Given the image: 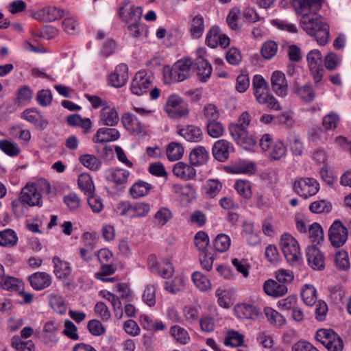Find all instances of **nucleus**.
I'll use <instances>...</instances> for the list:
<instances>
[{
  "label": "nucleus",
  "mask_w": 351,
  "mask_h": 351,
  "mask_svg": "<svg viewBox=\"0 0 351 351\" xmlns=\"http://www.w3.org/2000/svg\"><path fill=\"white\" fill-rule=\"evenodd\" d=\"M301 14L300 24L303 30L310 36L315 37L319 45H325L329 38L328 25L315 13L308 14V12H303Z\"/></svg>",
  "instance_id": "nucleus-1"
},
{
  "label": "nucleus",
  "mask_w": 351,
  "mask_h": 351,
  "mask_svg": "<svg viewBox=\"0 0 351 351\" xmlns=\"http://www.w3.org/2000/svg\"><path fill=\"white\" fill-rule=\"evenodd\" d=\"M252 117L248 111L243 112L239 117L237 122L229 125L230 134L234 140L245 149H251L256 144V139L251 135L247 128L251 122Z\"/></svg>",
  "instance_id": "nucleus-2"
},
{
  "label": "nucleus",
  "mask_w": 351,
  "mask_h": 351,
  "mask_svg": "<svg viewBox=\"0 0 351 351\" xmlns=\"http://www.w3.org/2000/svg\"><path fill=\"white\" fill-rule=\"evenodd\" d=\"M193 65L191 58L179 60L172 66L164 67V77L168 83L183 82L189 77Z\"/></svg>",
  "instance_id": "nucleus-3"
},
{
  "label": "nucleus",
  "mask_w": 351,
  "mask_h": 351,
  "mask_svg": "<svg viewBox=\"0 0 351 351\" xmlns=\"http://www.w3.org/2000/svg\"><path fill=\"white\" fill-rule=\"evenodd\" d=\"M150 209L149 204L142 202L122 201L119 202L116 207L117 213L119 215L131 219L145 217L148 215Z\"/></svg>",
  "instance_id": "nucleus-4"
},
{
  "label": "nucleus",
  "mask_w": 351,
  "mask_h": 351,
  "mask_svg": "<svg viewBox=\"0 0 351 351\" xmlns=\"http://www.w3.org/2000/svg\"><path fill=\"white\" fill-rule=\"evenodd\" d=\"M280 247L282 253L290 264L299 265L302 261L298 242L291 234L285 233L281 236Z\"/></svg>",
  "instance_id": "nucleus-5"
},
{
  "label": "nucleus",
  "mask_w": 351,
  "mask_h": 351,
  "mask_svg": "<svg viewBox=\"0 0 351 351\" xmlns=\"http://www.w3.org/2000/svg\"><path fill=\"white\" fill-rule=\"evenodd\" d=\"M315 338L328 351H341L343 348L342 339L332 330L319 329L316 332Z\"/></svg>",
  "instance_id": "nucleus-6"
},
{
  "label": "nucleus",
  "mask_w": 351,
  "mask_h": 351,
  "mask_svg": "<svg viewBox=\"0 0 351 351\" xmlns=\"http://www.w3.org/2000/svg\"><path fill=\"white\" fill-rule=\"evenodd\" d=\"M165 111L172 119L185 117L189 114L188 104L178 95H172L167 100Z\"/></svg>",
  "instance_id": "nucleus-7"
},
{
  "label": "nucleus",
  "mask_w": 351,
  "mask_h": 351,
  "mask_svg": "<svg viewBox=\"0 0 351 351\" xmlns=\"http://www.w3.org/2000/svg\"><path fill=\"white\" fill-rule=\"evenodd\" d=\"M293 191L304 199L316 195L319 190V184L313 178H300L293 185Z\"/></svg>",
  "instance_id": "nucleus-8"
},
{
  "label": "nucleus",
  "mask_w": 351,
  "mask_h": 351,
  "mask_svg": "<svg viewBox=\"0 0 351 351\" xmlns=\"http://www.w3.org/2000/svg\"><path fill=\"white\" fill-rule=\"evenodd\" d=\"M20 199L30 207L43 206L42 196L39 189L34 184H27L21 190Z\"/></svg>",
  "instance_id": "nucleus-9"
},
{
  "label": "nucleus",
  "mask_w": 351,
  "mask_h": 351,
  "mask_svg": "<svg viewBox=\"0 0 351 351\" xmlns=\"http://www.w3.org/2000/svg\"><path fill=\"white\" fill-rule=\"evenodd\" d=\"M328 237L333 247H339L347 241V229L340 221H335L329 228Z\"/></svg>",
  "instance_id": "nucleus-10"
},
{
  "label": "nucleus",
  "mask_w": 351,
  "mask_h": 351,
  "mask_svg": "<svg viewBox=\"0 0 351 351\" xmlns=\"http://www.w3.org/2000/svg\"><path fill=\"white\" fill-rule=\"evenodd\" d=\"M128 2L125 1L119 7V18L127 24L140 22L143 12L141 7L131 5L128 8Z\"/></svg>",
  "instance_id": "nucleus-11"
},
{
  "label": "nucleus",
  "mask_w": 351,
  "mask_h": 351,
  "mask_svg": "<svg viewBox=\"0 0 351 351\" xmlns=\"http://www.w3.org/2000/svg\"><path fill=\"white\" fill-rule=\"evenodd\" d=\"M152 85L150 76L145 71L137 72L130 85L132 93L136 95H141L147 93Z\"/></svg>",
  "instance_id": "nucleus-12"
},
{
  "label": "nucleus",
  "mask_w": 351,
  "mask_h": 351,
  "mask_svg": "<svg viewBox=\"0 0 351 351\" xmlns=\"http://www.w3.org/2000/svg\"><path fill=\"white\" fill-rule=\"evenodd\" d=\"M271 86L272 90L279 97H285L288 94V83L285 75L275 71L271 76Z\"/></svg>",
  "instance_id": "nucleus-13"
},
{
  "label": "nucleus",
  "mask_w": 351,
  "mask_h": 351,
  "mask_svg": "<svg viewBox=\"0 0 351 351\" xmlns=\"http://www.w3.org/2000/svg\"><path fill=\"white\" fill-rule=\"evenodd\" d=\"M308 265L314 270H322L325 267L324 256L319 248L314 245L306 249Z\"/></svg>",
  "instance_id": "nucleus-14"
},
{
  "label": "nucleus",
  "mask_w": 351,
  "mask_h": 351,
  "mask_svg": "<svg viewBox=\"0 0 351 351\" xmlns=\"http://www.w3.org/2000/svg\"><path fill=\"white\" fill-rule=\"evenodd\" d=\"M128 77V65L121 63L108 75V82L112 86L120 88L126 84Z\"/></svg>",
  "instance_id": "nucleus-15"
},
{
  "label": "nucleus",
  "mask_w": 351,
  "mask_h": 351,
  "mask_svg": "<svg viewBox=\"0 0 351 351\" xmlns=\"http://www.w3.org/2000/svg\"><path fill=\"white\" fill-rule=\"evenodd\" d=\"M175 176L183 180H190L195 178L196 171L193 166L184 162H178L173 167Z\"/></svg>",
  "instance_id": "nucleus-16"
},
{
  "label": "nucleus",
  "mask_w": 351,
  "mask_h": 351,
  "mask_svg": "<svg viewBox=\"0 0 351 351\" xmlns=\"http://www.w3.org/2000/svg\"><path fill=\"white\" fill-rule=\"evenodd\" d=\"M120 137L119 132L112 128H99L93 138V141L96 143H104L111 141H115Z\"/></svg>",
  "instance_id": "nucleus-17"
},
{
  "label": "nucleus",
  "mask_w": 351,
  "mask_h": 351,
  "mask_svg": "<svg viewBox=\"0 0 351 351\" xmlns=\"http://www.w3.org/2000/svg\"><path fill=\"white\" fill-rule=\"evenodd\" d=\"M177 133L189 142H199L203 137L200 128L193 125L178 128Z\"/></svg>",
  "instance_id": "nucleus-18"
},
{
  "label": "nucleus",
  "mask_w": 351,
  "mask_h": 351,
  "mask_svg": "<svg viewBox=\"0 0 351 351\" xmlns=\"http://www.w3.org/2000/svg\"><path fill=\"white\" fill-rule=\"evenodd\" d=\"M21 117L41 130H45L49 124L48 121L44 119L34 108L25 110Z\"/></svg>",
  "instance_id": "nucleus-19"
},
{
  "label": "nucleus",
  "mask_w": 351,
  "mask_h": 351,
  "mask_svg": "<svg viewBox=\"0 0 351 351\" xmlns=\"http://www.w3.org/2000/svg\"><path fill=\"white\" fill-rule=\"evenodd\" d=\"M32 288L37 291L47 288L51 284V277L45 272H36L29 277Z\"/></svg>",
  "instance_id": "nucleus-20"
},
{
  "label": "nucleus",
  "mask_w": 351,
  "mask_h": 351,
  "mask_svg": "<svg viewBox=\"0 0 351 351\" xmlns=\"http://www.w3.org/2000/svg\"><path fill=\"white\" fill-rule=\"evenodd\" d=\"M263 289L267 295L275 298L282 297L287 293V287L285 285L271 279L265 282Z\"/></svg>",
  "instance_id": "nucleus-21"
},
{
  "label": "nucleus",
  "mask_w": 351,
  "mask_h": 351,
  "mask_svg": "<svg viewBox=\"0 0 351 351\" xmlns=\"http://www.w3.org/2000/svg\"><path fill=\"white\" fill-rule=\"evenodd\" d=\"M230 145V143L223 139L215 142L213 147V154L215 158L220 162L226 161L229 156Z\"/></svg>",
  "instance_id": "nucleus-22"
},
{
  "label": "nucleus",
  "mask_w": 351,
  "mask_h": 351,
  "mask_svg": "<svg viewBox=\"0 0 351 351\" xmlns=\"http://www.w3.org/2000/svg\"><path fill=\"white\" fill-rule=\"evenodd\" d=\"M130 171L123 169H110L106 172V179L119 186L125 184L130 176Z\"/></svg>",
  "instance_id": "nucleus-23"
},
{
  "label": "nucleus",
  "mask_w": 351,
  "mask_h": 351,
  "mask_svg": "<svg viewBox=\"0 0 351 351\" xmlns=\"http://www.w3.org/2000/svg\"><path fill=\"white\" fill-rule=\"evenodd\" d=\"M100 117L104 125L111 127L116 125L119 120L117 109L109 106L102 108Z\"/></svg>",
  "instance_id": "nucleus-24"
},
{
  "label": "nucleus",
  "mask_w": 351,
  "mask_h": 351,
  "mask_svg": "<svg viewBox=\"0 0 351 351\" xmlns=\"http://www.w3.org/2000/svg\"><path fill=\"white\" fill-rule=\"evenodd\" d=\"M208 158V152L204 147L201 145H198L193 148L189 155L191 163L195 166L205 164Z\"/></svg>",
  "instance_id": "nucleus-25"
},
{
  "label": "nucleus",
  "mask_w": 351,
  "mask_h": 351,
  "mask_svg": "<svg viewBox=\"0 0 351 351\" xmlns=\"http://www.w3.org/2000/svg\"><path fill=\"white\" fill-rule=\"evenodd\" d=\"M169 335L178 343L186 345L190 341V336L187 330L179 325H173L169 329Z\"/></svg>",
  "instance_id": "nucleus-26"
},
{
  "label": "nucleus",
  "mask_w": 351,
  "mask_h": 351,
  "mask_svg": "<svg viewBox=\"0 0 351 351\" xmlns=\"http://www.w3.org/2000/svg\"><path fill=\"white\" fill-rule=\"evenodd\" d=\"M204 19L201 14L193 17L190 23L189 33L194 39L199 38L204 32Z\"/></svg>",
  "instance_id": "nucleus-27"
},
{
  "label": "nucleus",
  "mask_w": 351,
  "mask_h": 351,
  "mask_svg": "<svg viewBox=\"0 0 351 351\" xmlns=\"http://www.w3.org/2000/svg\"><path fill=\"white\" fill-rule=\"evenodd\" d=\"M197 75L199 80L205 82L210 77L212 73V66L206 60L199 58L196 62Z\"/></svg>",
  "instance_id": "nucleus-28"
},
{
  "label": "nucleus",
  "mask_w": 351,
  "mask_h": 351,
  "mask_svg": "<svg viewBox=\"0 0 351 351\" xmlns=\"http://www.w3.org/2000/svg\"><path fill=\"white\" fill-rule=\"evenodd\" d=\"M54 265L53 272L57 278L62 279L67 278L71 274V268L66 262L62 261L59 257L53 258Z\"/></svg>",
  "instance_id": "nucleus-29"
},
{
  "label": "nucleus",
  "mask_w": 351,
  "mask_h": 351,
  "mask_svg": "<svg viewBox=\"0 0 351 351\" xmlns=\"http://www.w3.org/2000/svg\"><path fill=\"white\" fill-rule=\"evenodd\" d=\"M152 188L149 183L139 180L132 186L130 193L133 198L138 199L147 195Z\"/></svg>",
  "instance_id": "nucleus-30"
},
{
  "label": "nucleus",
  "mask_w": 351,
  "mask_h": 351,
  "mask_svg": "<svg viewBox=\"0 0 351 351\" xmlns=\"http://www.w3.org/2000/svg\"><path fill=\"white\" fill-rule=\"evenodd\" d=\"M121 121L128 130L136 133L141 132V124L135 115L125 113L121 117Z\"/></svg>",
  "instance_id": "nucleus-31"
},
{
  "label": "nucleus",
  "mask_w": 351,
  "mask_h": 351,
  "mask_svg": "<svg viewBox=\"0 0 351 351\" xmlns=\"http://www.w3.org/2000/svg\"><path fill=\"white\" fill-rule=\"evenodd\" d=\"M235 311L238 316L241 319H255L258 315L256 307L248 304L239 305Z\"/></svg>",
  "instance_id": "nucleus-32"
},
{
  "label": "nucleus",
  "mask_w": 351,
  "mask_h": 351,
  "mask_svg": "<svg viewBox=\"0 0 351 351\" xmlns=\"http://www.w3.org/2000/svg\"><path fill=\"white\" fill-rule=\"evenodd\" d=\"M166 153L169 160H178L184 154V147L180 143L171 142L168 145Z\"/></svg>",
  "instance_id": "nucleus-33"
},
{
  "label": "nucleus",
  "mask_w": 351,
  "mask_h": 351,
  "mask_svg": "<svg viewBox=\"0 0 351 351\" xmlns=\"http://www.w3.org/2000/svg\"><path fill=\"white\" fill-rule=\"evenodd\" d=\"M301 297L308 306H313L317 301V291L313 285H305L301 291Z\"/></svg>",
  "instance_id": "nucleus-34"
},
{
  "label": "nucleus",
  "mask_w": 351,
  "mask_h": 351,
  "mask_svg": "<svg viewBox=\"0 0 351 351\" xmlns=\"http://www.w3.org/2000/svg\"><path fill=\"white\" fill-rule=\"evenodd\" d=\"M82 165L91 171H98L101 165V160L95 156L91 154L82 155L79 158Z\"/></svg>",
  "instance_id": "nucleus-35"
},
{
  "label": "nucleus",
  "mask_w": 351,
  "mask_h": 351,
  "mask_svg": "<svg viewBox=\"0 0 351 351\" xmlns=\"http://www.w3.org/2000/svg\"><path fill=\"white\" fill-rule=\"evenodd\" d=\"M324 0H295L294 6L297 11L302 14L303 12H309L313 8L320 6Z\"/></svg>",
  "instance_id": "nucleus-36"
},
{
  "label": "nucleus",
  "mask_w": 351,
  "mask_h": 351,
  "mask_svg": "<svg viewBox=\"0 0 351 351\" xmlns=\"http://www.w3.org/2000/svg\"><path fill=\"white\" fill-rule=\"evenodd\" d=\"M231 239L226 234H219L213 241V245L216 251L219 252H226L230 246Z\"/></svg>",
  "instance_id": "nucleus-37"
},
{
  "label": "nucleus",
  "mask_w": 351,
  "mask_h": 351,
  "mask_svg": "<svg viewBox=\"0 0 351 351\" xmlns=\"http://www.w3.org/2000/svg\"><path fill=\"white\" fill-rule=\"evenodd\" d=\"M79 187L86 194H92L95 189V186L91 177L88 173H82L79 176L78 180Z\"/></svg>",
  "instance_id": "nucleus-38"
},
{
  "label": "nucleus",
  "mask_w": 351,
  "mask_h": 351,
  "mask_svg": "<svg viewBox=\"0 0 351 351\" xmlns=\"http://www.w3.org/2000/svg\"><path fill=\"white\" fill-rule=\"evenodd\" d=\"M194 243L200 253L208 252V235L204 231L197 232L194 236Z\"/></svg>",
  "instance_id": "nucleus-39"
},
{
  "label": "nucleus",
  "mask_w": 351,
  "mask_h": 351,
  "mask_svg": "<svg viewBox=\"0 0 351 351\" xmlns=\"http://www.w3.org/2000/svg\"><path fill=\"white\" fill-rule=\"evenodd\" d=\"M49 304L58 313L63 315L66 311L63 298L56 293H51L49 295Z\"/></svg>",
  "instance_id": "nucleus-40"
},
{
  "label": "nucleus",
  "mask_w": 351,
  "mask_h": 351,
  "mask_svg": "<svg viewBox=\"0 0 351 351\" xmlns=\"http://www.w3.org/2000/svg\"><path fill=\"white\" fill-rule=\"evenodd\" d=\"M295 93L306 103L311 102L315 98V93L310 85L306 84L297 87Z\"/></svg>",
  "instance_id": "nucleus-41"
},
{
  "label": "nucleus",
  "mask_w": 351,
  "mask_h": 351,
  "mask_svg": "<svg viewBox=\"0 0 351 351\" xmlns=\"http://www.w3.org/2000/svg\"><path fill=\"white\" fill-rule=\"evenodd\" d=\"M244 337L243 335L234 330H229L224 339V344L232 347L241 346L243 343Z\"/></svg>",
  "instance_id": "nucleus-42"
},
{
  "label": "nucleus",
  "mask_w": 351,
  "mask_h": 351,
  "mask_svg": "<svg viewBox=\"0 0 351 351\" xmlns=\"http://www.w3.org/2000/svg\"><path fill=\"white\" fill-rule=\"evenodd\" d=\"M18 240L16 232L11 229L0 231V245H14Z\"/></svg>",
  "instance_id": "nucleus-43"
},
{
  "label": "nucleus",
  "mask_w": 351,
  "mask_h": 351,
  "mask_svg": "<svg viewBox=\"0 0 351 351\" xmlns=\"http://www.w3.org/2000/svg\"><path fill=\"white\" fill-rule=\"evenodd\" d=\"M192 280L195 285L201 291H205L210 288V282L208 278L199 271L192 274Z\"/></svg>",
  "instance_id": "nucleus-44"
},
{
  "label": "nucleus",
  "mask_w": 351,
  "mask_h": 351,
  "mask_svg": "<svg viewBox=\"0 0 351 351\" xmlns=\"http://www.w3.org/2000/svg\"><path fill=\"white\" fill-rule=\"evenodd\" d=\"M0 149L10 156H16L20 153L18 145L8 140L0 141Z\"/></svg>",
  "instance_id": "nucleus-45"
},
{
  "label": "nucleus",
  "mask_w": 351,
  "mask_h": 351,
  "mask_svg": "<svg viewBox=\"0 0 351 351\" xmlns=\"http://www.w3.org/2000/svg\"><path fill=\"white\" fill-rule=\"evenodd\" d=\"M332 209V205L324 199L312 202L309 206V210L313 213H329Z\"/></svg>",
  "instance_id": "nucleus-46"
},
{
  "label": "nucleus",
  "mask_w": 351,
  "mask_h": 351,
  "mask_svg": "<svg viewBox=\"0 0 351 351\" xmlns=\"http://www.w3.org/2000/svg\"><path fill=\"white\" fill-rule=\"evenodd\" d=\"M291 150L295 156H301L303 153V143L298 134H291L289 137Z\"/></svg>",
  "instance_id": "nucleus-47"
},
{
  "label": "nucleus",
  "mask_w": 351,
  "mask_h": 351,
  "mask_svg": "<svg viewBox=\"0 0 351 351\" xmlns=\"http://www.w3.org/2000/svg\"><path fill=\"white\" fill-rule=\"evenodd\" d=\"M208 134L213 138H219L224 132L223 125L219 121H208L206 123Z\"/></svg>",
  "instance_id": "nucleus-48"
},
{
  "label": "nucleus",
  "mask_w": 351,
  "mask_h": 351,
  "mask_svg": "<svg viewBox=\"0 0 351 351\" xmlns=\"http://www.w3.org/2000/svg\"><path fill=\"white\" fill-rule=\"evenodd\" d=\"M221 35L220 28L218 26H213L208 32L206 37V43L211 48L218 46V41Z\"/></svg>",
  "instance_id": "nucleus-49"
},
{
  "label": "nucleus",
  "mask_w": 351,
  "mask_h": 351,
  "mask_svg": "<svg viewBox=\"0 0 351 351\" xmlns=\"http://www.w3.org/2000/svg\"><path fill=\"white\" fill-rule=\"evenodd\" d=\"M156 285H147L142 295L143 301L149 306L152 307L156 304Z\"/></svg>",
  "instance_id": "nucleus-50"
},
{
  "label": "nucleus",
  "mask_w": 351,
  "mask_h": 351,
  "mask_svg": "<svg viewBox=\"0 0 351 351\" xmlns=\"http://www.w3.org/2000/svg\"><path fill=\"white\" fill-rule=\"evenodd\" d=\"M234 189L239 195L245 199H250L252 197L251 184L248 181L237 180L234 184Z\"/></svg>",
  "instance_id": "nucleus-51"
},
{
  "label": "nucleus",
  "mask_w": 351,
  "mask_h": 351,
  "mask_svg": "<svg viewBox=\"0 0 351 351\" xmlns=\"http://www.w3.org/2000/svg\"><path fill=\"white\" fill-rule=\"evenodd\" d=\"M308 232L311 242L319 244L323 240L324 232L319 223H313L311 224Z\"/></svg>",
  "instance_id": "nucleus-52"
},
{
  "label": "nucleus",
  "mask_w": 351,
  "mask_h": 351,
  "mask_svg": "<svg viewBox=\"0 0 351 351\" xmlns=\"http://www.w3.org/2000/svg\"><path fill=\"white\" fill-rule=\"evenodd\" d=\"M335 263L340 270H346L350 267L348 254L344 250L339 251L335 254Z\"/></svg>",
  "instance_id": "nucleus-53"
},
{
  "label": "nucleus",
  "mask_w": 351,
  "mask_h": 351,
  "mask_svg": "<svg viewBox=\"0 0 351 351\" xmlns=\"http://www.w3.org/2000/svg\"><path fill=\"white\" fill-rule=\"evenodd\" d=\"M287 148L281 141H276L272 146L269 154L270 159L279 160L286 154Z\"/></svg>",
  "instance_id": "nucleus-54"
},
{
  "label": "nucleus",
  "mask_w": 351,
  "mask_h": 351,
  "mask_svg": "<svg viewBox=\"0 0 351 351\" xmlns=\"http://www.w3.org/2000/svg\"><path fill=\"white\" fill-rule=\"evenodd\" d=\"M240 10L238 8H233L231 9L226 17V21L228 26L231 29L234 31H239L240 26L238 24V20L240 15Z\"/></svg>",
  "instance_id": "nucleus-55"
},
{
  "label": "nucleus",
  "mask_w": 351,
  "mask_h": 351,
  "mask_svg": "<svg viewBox=\"0 0 351 351\" xmlns=\"http://www.w3.org/2000/svg\"><path fill=\"white\" fill-rule=\"evenodd\" d=\"M264 313L269 322L278 326H281L285 323V319L282 315L272 308L265 307Z\"/></svg>",
  "instance_id": "nucleus-56"
},
{
  "label": "nucleus",
  "mask_w": 351,
  "mask_h": 351,
  "mask_svg": "<svg viewBox=\"0 0 351 351\" xmlns=\"http://www.w3.org/2000/svg\"><path fill=\"white\" fill-rule=\"evenodd\" d=\"M45 9L47 22L58 20L66 15V12L64 10L56 6H48L45 7Z\"/></svg>",
  "instance_id": "nucleus-57"
},
{
  "label": "nucleus",
  "mask_w": 351,
  "mask_h": 351,
  "mask_svg": "<svg viewBox=\"0 0 351 351\" xmlns=\"http://www.w3.org/2000/svg\"><path fill=\"white\" fill-rule=\"evenodd\" d=\"M87 202L92 211L95 213H99L104 208V204L101 198L93 194L87 195Z\"/></svg>",
  "instance_id": "nucleus-58"
},
{
  "label": "nucleus",
  "mask_w": 351,
  "mask_h": 351,
  "mask_svg": "<svg viewBox=\"0 0 351 351\" xmlns=\"http://www.w3.org/2000/svg\"><path fill=\"white\" fill-rule=\"evenodd\" d=\"M306 59L309 69H315V67L322 66V54L317 49L310 51L307 54Z\"/></svg>",
  "instance_id": "nucleus-59"
},
{
  "label": "nucleus",
  "mask_w": 351,
  "mask_h": 351,
  "mask_svg": "<svg viewBox=\"0 0 351 351\" xmlns=\"http://www.w3.org/2000/svg\"><path fill=\"white\" fill-rule=\"evenodd\" d=\"M278 50V45L274 41H268L264 43L261 48V54L265 59H271L274 56Z\"/></svg>",
  "instance_id": "nucleus-60"
},
{
  "label": "nucleus",
  "mask_w": 351,
  "mask_h": 351,
  "mask_svg": "<svg viewBox=\"0 0 351 351\" xmlns=\"http://www.w3.org/2000/svg\"><path fill=\"white\" fill-rule=\"evenodd\" d=\"M36 99L39 105L47 107L51 103L52 93L49 89H43L37 93Z\"/></svg>",
  "instance_id": "nucleus-61"
},
{
  "label": "nucleus",
  "mask_w": 351,
  "mask_h": 351,
  "mask_svg": "<svg viewBox=\"0 0 351 351\" xmlns=\"http://www.w3.org/2000/svg\"><path fill=\"white\" fill-rule=\"evenodd\" d=\"M160 274L163 278L168 279L173 276L174 267L168 259H163L160 264Z\"/></svg>",
  "instance_id": "nucleus-62"
},
{
  "label": "nucleus",
  "mask_w": 351,
  "mask_h": 351,
  "mask_svg": "<svg viewBox=\"0 0 351 351\" xmlns=\"http://www.w3.org/2000/svg\"><path fill=\"white\" fill-rule=\"evenodd\" d=\"M172 217L171 212L167 208H161L155 214L154 218L157 224L164 226Z\"/></svg>",
  "instance_id": "nucleus-63"
},
{
  "label": "nucleus",
  "mask_w": 351,
  "mask_h": 351,
  "mask_svg": "<svg viewBox=\"0 0 351 351\" xmlns=\"http://www.w3.org/2000/svg\"><path fill=\"white\" fill-rule=\"evenodd\" d=\"M64 202L71 211L76 210L80 206V199L74 193H70L64 197Z\"/></svg>",
  "instance_id": "nucleus-64"
}]
</instances>
